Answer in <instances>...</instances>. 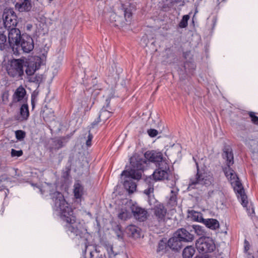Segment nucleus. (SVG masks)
Instances as JSON below:
<instances>
[{"label": "nucleus", "instance_id": "obj_1", "mask_svg": "<svg viewBox=\"0 0 258 258\" xmlns=\"http://www.w3.org/2000/svg\"><path fill=\"white\" fill-rule=\"evenodd\" d=\"M54 202V209L59 213L60 218L66 222L67 230L75 236H81L84 228L82 225L76 220L73 211L66 201L62 194L59 191L51 194Z\"/></svg>", "mask_w": 258, "mask_h": 258}, {"label": "nucleus", "instance_id": "obj_2", "mask_svg": "<svg viewBox=\"0 0 258 258\" xmlns=\"http://www.w3.org/2000/svg\"><path fill=\"white\" fill-rule=\"evenodd\" d=\"M131 169L124 170L122 176H125L126 179L124 180L123 186L129 193H133L136 190L137 185L133 181V179H139L141 178L142 171L145 168L146 161L140 158L131 157L130 158Z\"/></svg>", "mask_w": 258, "mask_h": 258}, {"label": "nucleus", "instance_id": "obj_3", "mask_svg": "<svg viewBox=\"0 0 258 258\" xmlns=\"http://www.w3.org/2000/svg\"><path fill=\"white\" fill-rule=\"evenodd\" d=\"M197 174L190 179L188 189L200 188L201 186L207 187L214 183V179L212 173L205 168H200L198 163L196 162Z\"/></svg>", "mask_w": 258, "mask_h": 258}, {"label": "nucleus", "instance_id": "obj_4", "mask_svg": "<svg viewBox=\"0 0 258 258\" xmlns=\"http://www.w3.org/2000/svg\"><path fill=\"white\" fill-rule=\"evenodd\" d=\"M24 63L22 59H14L9 62L6 66L8 74L11 77L20 79L24 74Z\"/></svg>", "mask_w": 258, "mask_h": 258}, {"label": "nucleus", "instance_id": "obj_5", "mask_svg": "<svg viewBox=\"0 0 258 258\" xmlns=\"http://www.w3.org/2000/svg\"><path fill=\"white\" fill-rule=\"evenodd\" d=\"M196 245L199 253L204 255L212 252L216 248L214 242L209 237H200L197 240Z\"/></svg>", "mask_w": 258, "mask_h": 258}, {"label": "nucleus", "instance_id": "obj_6", "mask_svg": "<svg viewBox=\"0 0 258 258\" xmlns=\"http://www.w3.org/2000/svg\"><path fill=\"white\" fill-rule=\"evenodd\" d=\"M222 156L226 160V164L227 166V168H225L224 170L225 174L227 178L234 179L236 175L234 173V171L230 168V166L234 163L232 149L230 147H225Z\"/></svg>", "mask_w": 258, "mask_h": 258}, {"label": "nucleus", "instance_id": "obj_7", "mask_svg": "<svg viewBox=\"0 0 258 258\" xmlns=\"http://www.w3.org/2000/svg\"><path fill=\"white\" fill-rule=\"evenodd\" d=\"M169 173V167L166 162H161L158 163V167L153 173L152 176L155 181H160L167 179Z\"/></svg>", "mask_w": 258, "mask_h": 258}, {"label": "nucleus", "instance_id": "obj_8", "mask_svg": "<svg viewBox=\"0 0 258 258\" xmlns=\"http://www.w3.org/2000/svg\"><path fill=\"white\" fill-rule=\"evenodd\" d=\"M3 22L5 27L8 30L15 28L18 23V20L17 16L13 10H8L4 12Z\"/></svg>", "mask_w": 258, "mask_h": 258}, {"label": "nucleus", "instance_id": "obj_9", "mask_svg": "<svg viewBox=\"0 0 258 258\" xmlns=\"http://www.w3.org/2000/svg\"><path fill=\"white\" fill-rule=\"evenodd\" d=\"M8 42L10 46L16 45L19 46L22 37L20 30L16 28H13L8 30Z\"/></svg>", "mask_w": 258, "mask_h": 258}, {"label": "nucleus", "instance_id": "obj_10", "mask_svg": "<svg viewBox=\"0 0 258 258\" xmlns=\"http://www.w3.org/2000/svg\"><path fill=\"white\" fill-rule=\"evenodd\" d=\"M132 157H138L145 160L146 161L145 167L147 164L146 159L148 160L149 161L152 162H157L158 163H161V162H165L164 161H163L162 154L160 152H156L154 151H149L146 152L145 153L144 158H141L138 156H134Z\"/></svg>", "mask_w": 258, "mask_h": 258}, {"label": "nucleus", "instance_id": "obj_11", "mask_svg": "<svg viewBox=\"0 0 258 258\" xmlns=\"http://www.w3.org/2000/svg\"><path fill=\"white\" fill-rule=\"evenodd\" d=\"M22 49L25 52H29L34 48V42L33 39L27 35H22V39L20 40V44Z\"/></svg>", "mask_w": 258, "mask_h": 258}, {"label": "nucleus", "instance_id": "obj_12", "mask_svg": "<svg viewBox=\"0 0 258 258\" xmlns=\"http://www.w3.org/2000/svg\"><path fill=\"white\" fill-rule=\"evenodd\" d=\"M234 189L237 192V197L241 205L244 207H246L248 203L247 198L246 195L245 194L242 184L239 181H236L235 186H234Z\"/></svg>", "mask_w": 258, "mask_h": 258}, {"label": "nucleus", "instance_id": "obj_13", "mask_svg": "<svg viewBox=\"0 0 258 258\" xmlns=\"http://www.w3.org/2000/svg\"><path fill=\"white\" fill-rule=\"evenodd\" d=\"M175 235H177L180 240L182 242H191L194 239V235L189 232L187 230L184 228H180L177 230L175 232Z\"/></svg>", "mask_w": 258, "mask_h": 258}, {"label": "nucleus", "instance_id": "obj_14", "mask_svg": "<svg viewBox=\"0 0 258 258\" xmlns=\"http://www.w3.org/2000/svg\"><path fill=\"white\" fill-rule=\"evenodd\" d=\"M169 248L175 252L179 251L182 247V241L174 233L173 236L168 240Z\"/></svg>", "mask_w": 258, "mask_h": 258}, {"label": "nucleus", "instance_id": "obj_15", "mask_svg": "<svg viewBox=\"0 0 258 258\" xmlns=\"http://www.w3.org/2000/svg\"><path fill=\"white\" fill-rule=\"evenodd\" d=\"M132 211L135 218L140 221H144L147 218V211L141 207L133 206Z\"/></svg>", "mask_w": 258, "mask_h": 258}, {"label": "nucleus", "instance_id": "obj_16", "mask_svg": "<svg viewBox=\"0 0 258 258\" xmlns=\"http://www.w3.org/2000/svg\"><path fill=\"white\" fill-rule=\"evenodd\" d=\"M15 7L20 12H28L32 8L30 0H19Z\"/></svg>", "mask_w": 258, "mask_h": 258}, {"label": "nucleus", "instance_id": "obj_17", "mask_svg": "<svg viewBox=\"0 0 258 258\" xmlns=\"http://www.w3.org/2000/svg\"><path fill=\"white\" fill-rule=\"evenodd\" d=\"M26 94V91L22 86H19L13 95V102L14 103L22 101Z\"/></svg>", "mask_w": 258, "mask_h": 258}, {"label": "nucleus", "instance_id": "obj_18", "mask_svg": "<svg viewBox=\"0 0 258 258\" xmlns=\"http://www.w3.org/2000/svg\"><path fill=\"white\" fill-rule=\"evenodd\" d=\"M154 214L158 221L164 220L166 214V209L161 204H157L154 208Z\"/></svg>", "mask_w": 258, "mask_h": 258}, {"label": "nucleus", "instance_id": "obj_19", "mask_svg": "<svg viewBox=\"0 0 258 258\" xmlns=\"http://www.w3.org/2000/svg\"><path fill=\"white\" fill-rule=\"evenodd\" d=\"M203 224L212 230H215L219 227V222L214 219H206Z\"/></svg>", "mask_w": 258, "mask_h": 258}, {"label": "nucleus", "instance_id": "obj_20", "mask_svg": "<svg viewBox=\"0 0 258 258\" xmlns=\"http://www.w3.org/2000/svg\"><path fill=\"white\" fill-rule=\"evenodd\" d=\"M195 249L192 246H187L182 251L183 258H192L195 253Z\"/></svg>", "mask_w": 258, "mask_h": 258}, {"label": "nucleus", "instance_id": "obj_21", "mask_svg": "<svg viewBox=\"0 0 258 258\" xmlns=\"http://www.w3.org/2000/svg\"><path fill=\"white\" fill-rule=\"evenodd\" d=\"M74 193L76 199H81L83 193L84 188L79 183H76L74 184Z\"/></svg>", "mask_w": 258, "mask_h": 258}, {"label": "nucleus", "instance_id": "obj_22", "mask_svg": "<svg viewBox=\"0 0 258 258\" xmlns=\"http://www.w3.org/2000/svg\"><path fill=\"white\" fill-rule=\"evenodd\" d=\"M128 234L134 238H138L140 237V230L138 227L135 225H130L127 228Z\"/></svg>", "mask_w": 258, "mask_h": 258}, {"label": "nucleus", "instance_id": "obj_23", "mask_svg": "<svg viewBox=\"0 0 258 258\" xmlns=\"http://www.w3.org/2000/svg\"><path fill=\"white\" fill-rule=\"evenodd\" d=\"M169 248L168 241H167L166 240L162 239L159 242L157 252H165L168 250Z\"/></svg>", "mask_w": 258, "mask_h": 258}, {"label": "nucleus", "instance_id": "obj_24", "mask_svg": "<svg viewBox=\"0 0 258 258\" xmlns=\"http://www.w3.org/2000/svg\"><path fill=\"white\" fill-rule=\"evenodd\" d=\"M111 111L103 107L100 112L98 118L101 121H105L111 116Z\"/></svg>", "mask_w": 258, "mask_h": 258}, {"label": "nucleus", "instance_id": "obj_25", "mask_svg": "<svg viewBox=\"0 0 258 258\" xmlns=\"http://www.w3.org/2000/svg\"><path fill=\"white\" fill-rule=\"evenodd\" d=\"M146 182L148 185L147 188L144 190V193L149 196L154 192V183L150 177L146 179Z\"/></svg>", "mask_w": 258, "mask_h": 258}, {"label": "nucleus", "instance_id": "obj_26", "mask_svg": "<svg viewBox=\"0 0 258 258\" xmlns=\"http://www.w3.org/2000/svg\"><path fill=\"white\" fill-rule=\"evenodd\" d=\"M191 218L194 221L202 223L205 222L206 219L203 217V215L201 213L196 212L195 211L191 212Z\"/></svg>", "mask_w": 258, "mask_h": 258}, {"label": "nucleus", "instance_id": "obj_27", "mask_svg": "<svg viewBox=\"0 0 258 258\" xmlns=\"http://www.w3.org/2000/svg\"><path fill=\"white\" fill-rule=\"evenodd\" d=\"M244 142L252 150H254L257 146L258 141L256 138L253 139L249 137L245 139Z\"/></svg>", "mask_w": 258, "mask_h": 258}, {"label": "nucleus", "instance_id": "obj_28", "mask_svg": "<svg viewBox=\"0 0 258 258\" xmlns=\"http://www.w3.org/2000/svg\"><path fill=\"white\" fill-rule=\"evenodd\" d=\"M110 20L115 22V26H122L124 23L123 19L116 14H112L110 15Z\"/></svg>", "mask_w": 258, "mask_h": 258}, {"label": "nucleus", "instance_id": "obj_29", "mask_svg": "<svg viewBox=\"0 0 258 258\" xmlns=\"http://www.w3.org/2000/svg\"><path fill=\"white\" fill-rule=\"evenodd\" d=\"M20 114L23 119H27L29 115L27 104H23L20 108Z\"/></svg>", "mask_w": 258, "mask_h": 258}, {"label": "nucleus", "instance_id": "obj_30", "mask_svg": "<svg viewBox=\"0 0 258 258\" xmlns=\"http://www.w3.org/2000/svg\"><path fill=\"white\" fill-rule=\"evenodd\" d=\"M176 194L173 190L171 191V195L170 196L168 204L171 207H173L176 205L177 203Z\"/></svg>", "mask_w": 258, "mask_h": 258}, {"label": "nucleus", "instance_id": "obj_31", "mask_svg": "<svg viewBox=\"0 0 258 258\" xmlns=\"http://www.w3.org/2000/svg\"><path fill=\"white\" fill-rule=\"evenodd\" d=\"M191 228L194 232L199 236H203L205 234L204 229L202 226L194 225L191 226Z\"/></svg>", "mask_w": 258, "mask_h": 258}, {"label": "nucleus", "instance_id": "obj_32", "mask_svg": "<svg viewBox=\"0 0 258 258\" xmlns=\"http://www.w3.org/2000/svg\"><path fill=\"white\" fill-rule=\"evenodd\" d=\"M189 19L188 15H184L179 24V27L181 28H185L187 26V22Z\"/></svg>", "mask_w": 258, "mask_h": 258}, {"label": "nucleus", "instance_id": "obj_33", "mask_svg": "<svg viewBox=\"0 0 258 258\" xmlns=\"http://www.w3.org/2000/svg\"><path fill=\"white\" fill-rule=\"evenodd\" d=\"M129 214L126 210H121L118 214V217L121 220H125L128 218Z\"/></svg>", "mask_w": 258, "mask_h": 258}, {"label": "nucleus", "instance_id": "obj_34", "mask_svg": "<svg viewBox=\"0 0 258 258\" xmlns=\"http://www.w3.org/2000/svg\"><path fill=\"white\" fill-rule=\"evenodd\" d=\"M124 18L126 22H130L132 16V12L130 9L123 8Z\"/></svg>", "mask_w": 258, "mask_h": 258}, {"label": "nucleus", "instance_id": "obj_35", "mask_svg": "<svg viewBox=\"0 0 258 258\" xmlns=\"http://www.w3.org/2000/svg\"><path fill=\"white\" fill-rule=\"evenodd\" d=\"M36 71V67L34 68L33 66L28 65L25 70L26 73L28 76H33Z\"/></svg>", "mask_w": 258, "mask_h": 258}, {"label": "nucleus", "instance_id": "obj_36", "mask_svg": "<svg viewBox=\"0 0 258 258\" xmlns=\"http://www.w3.org/2000/svg\"><path fill=\"white\" fill-rule=\"evenodd\" d=\"M16 137L18 140H22L26 136L25 132L22 130H18L15 132Z\"/></svg>", "mask_w": 258, "mask_h": 258}, {"label": "nucleus", "instance_id": "obj_37", "mask_svg": "<svg viewBox=\"0 0 258 258\" xmlns=\"http://www.w3.org/2000/svg\"><path fill=\"white\" fill-rule=\"evenodd\" d=\"M7 42L6 35L3 33H0V49L3 50L4 47V45Z\"/></svg>", "mask_w": 258, "mask_h": 258}, {"label": "nucleus", "instance_id": "obj_38", "mask_svg": "<svg viewBox=\"0 0 258 258\" xmlns=\"http://www.w3.org/2000/svg\"><path fill=\"white\" fill-rule=\"evenodd\" d=\"M88 132V134L87 136L86 137H84V139H86V145H87V146L90 147L91 146V141L93 139V135L91 134L90 130H89Z\"/></svg>", "mask_w": 258, "mask_h": 258}, {"label": "nucleus", "instance_id": "obj_39", "mask_svg": "<svg viewBox=\"0 0 258 258\" xmlns=\"http://www.w3.org/2000/svg\"><path fill=\"white\" fill-rule=\"evenodd\" d=\"M42 0H36V2L34 4V9H35L36 11H42L43 8V5L41 3Z\"/></svg>", "mask_w": 258, "mask_h": 258}, {"label": "nucleus", "instance_id": "obj_40", "mask_svg": "<svg viewBox=\"0 0 258 258\" xmlns=\"http://www.w3.org/2000/svg\"><path fill=\"white\" fill-rule=\"evenodd\" d=\"M23 151L21 150L18 151L14 149H12L11 150V154L12 157H20L23 155Z\"/></svg>", "mask_w": 258, "mask_h": 258}, {"label": "nucleus", "instance_id": "obj_41", "mask_svg": "<svg viewBox=\"0 0 258 258\" xmlns=\"http://www.w3.org/2000/svg\"><path fill=\"white\" fill-rule=\"evenodd\" d=\"M147 132L151 137H155L158 135V131L155 129L148 130Z\"/></svg>", "mask_w": 258, "mask_h": 258}, {"label": "nucleus", "instance_id": "obj_42", "mask_svg": "<svg viewBox=\"0 0 258 258\" xmlns=\"http://www.w3.org/2000/svg\"><path fill=\"white\" fill-rule=\"evenodd\" d=\"M2 100L4 103H7L9 100V93L7 92H5L2 95Z\"/></svg>", "mask_w": 258, "mask_h": 258}, {"label": "nucleus", "instance_id": "obj_43", "mask_svg": "<svg viewBox=\"0 0 258 258\" xmlns=\"http://www.w3.org/2000/svg\"><path fill=\"white\" fill-rule=\"evenodd\" d=\"M249 116L251 118L252 121L255 124H258V117L254 115V113L251 112L249 113Z\"/></svg>", "mask_w": 258, "mask_h": 258}, {"label": "nucleus", "instance_id": "obj_44", "mask_svg": "<svg viewBox=\"0 0 258 258\" xmlns=\"http://www.w3.org/2000/svg\"><path fill=\"white\" fill-rule=\"evenodd\" d=\"M41 80V77L39 76L35 75V76H32L30 78V81L32 82L38 83Z\"/></svg>", "mask_w": 258, "mask_h": 258}, {"label": "nucleus", "instance_id": "obj_45", "mask_svg": "<svg viewBox=\"0 0 258 258\" xmlns=\"http://www.w3.org/2000/svg\"><path fill=\"white\" fill-rule=\"evenodd\" d=\"M195 258H209V254H202L201 255H196Z\"/></svg>", "mask_w": 258, "mask_h": 258}, {"label": "nucleus", "instance_id": "obj_46", "mask_svg": "<svg viewBox=\"0 0 258 258\" xmlns=\"http://www.w3.org/2000/svg\"><path fill=\"white\" fill-rule=\"evenodd\" d=\"M8 179L6 175H3L0 176V182H3Z\"/></svg>", "mask_w": 258, "mask_h": 258}, {"label": "nucleus", "instance_id": "obj_47", "mask_svg": "<svg viewBox=\"0 0 258 258\" xmlns=\"http://www.w3.org/2000/svg\"><path fill=\"white\" fill-rule=\"evenodd\" d=\"M101 120L98 118L97 120H95L91 124L92 127H94L95 125H97Z\"/></svg>", "mask_w": 258, "mask_h": 258}, {"label": "nucleus", "instance_id": "obj_48", "mask_svg": "<svg viewBox=\"0 0 258 258\" xmlns=\"http://www.w3.org/2000/svg\"><path fill=\"white\" fill-rule=\"evenodd\" d=\"M101 120L98 118L97 120H95L91 124L92 127H94L95 125H97Z\"/></svg>", "mask_w": 258, "mask_h": 258}, {"label": "nucleus", "instance_id": "obj_49", "mask_svg": "<svg viewBox=\"0 0 258 258\" xmlns=\"http://www.w3.org/2000/svg\"><path fill=\"white\" fill-rule=\"evenodd\" d=\"M106 107L107 108H109V103H110V99H109V98L106 99Z\"/></svg>", "mask_w": 258, "mask_h": 258}, {"label": "nucleus", "instance_id": "obj_50", "mask_svg": "<svg viewBox=\"0 0 258 258\" xmlns=\"http://www.w3.org/2000/svg\"><path fill=\"white\" fill-rule=\"evenodd\" d=\"M245 243L246 244V245H245V250L246 251H247L249 249V247L247 246V245L246 244L247 242L246 240L245 241Z\"/></svg>", "mask_w": 258, "mask_h": 258}, {"label": "nucleus", "instance_id": "obj_51", "mask_svg": "<svg viewBox=\"0 0 258 258\" xmlns=\"http://www.w3.org/2000/svg\"><path fill=\"white\" fill-rule=\"evenodd\" d=\"M32 25L28 24V25H27V29L28 30H30V29L32 28Z\"/></svg>", "mask_w": 258, "mask_h": 258}, {"label": "nucleus", "instance_id": "obj_52", "mask_svg": "<svg viewBox=\"0 0 258 258\" xmlns=\"http://www.w3.org/2000/svg\"><path fill=\"white\" fill-rule=\"evenodd\" d=\"M190 229V227H188V230H189L190 231V232H192V230L191 229Z\"/></svg>", "mask_w": 258, "mask_h": 258}, {"label": "nucleus", "instance_id": "obj_53", "mask_svg": "<svg viewBox=\"0 0 258 258\" xmlns=\"http://www.w3.org/2000/svg\"><path fill=\"white\" fill-rule=\"evenodd\" d=\"M252 213H254V210L252 209Z\"/></svg>", "mask_w": 258, "mask_h": 258}]
</instances>
